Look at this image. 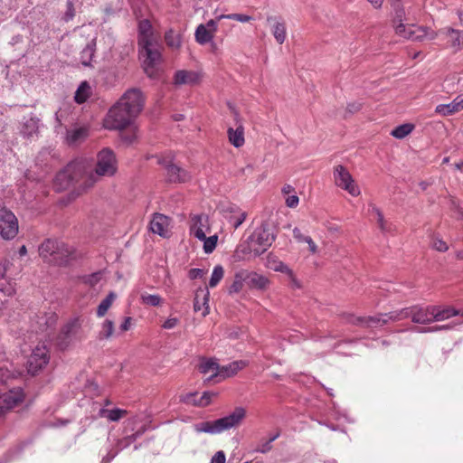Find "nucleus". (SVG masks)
<instances>
[{"instance_id":"412c9836","label":"nucleus","mask_w":463,"mask_h":463,"mask_svg":"<svg viewBox=\"0 0 463 463\" xmlns=\"http://www.w3.org/2000/svg\"><path fill=\"white\" fill-rule=\"evenodd\" d=\"M350 322L364 327L383 326L386 325L384 314H379L373 317H353Z\"/></svg>"},{"instance_id":"bb28decb","label":"nucleus","mask_w":463,"mask_h":463,"mask_svg":"<svg viewBox=\"0 0 463 463\" xmlns=\"http://www.w3.org/2000/svg\"><path fill=\"white\" fill-rule=\"evenodd\" d=\"M89 136V129L86 127H80L67 131L66 139L69 145H78L83 142Z\"/></svg>"},{"instance_id":"774afa93","label":"nucleus","mask_w":463,"mask_h":463,"mask_svg":"<svg viewBox=\"0 0 463 463\" xmlns=\"http://www.w3.org/2000/svg\"><path fill=\"white\" fill-rule=\"evenodd\" d=\"M6 273V267L5 264H0V279H4Z\"/></svg>"},{"instance_id":"e433bc0d","label":"nucleus","mask_w":463,"mask_h":463,"mask_svg":"<svg viewBox=\"0 0 463 463\" xmlns=\"http://www.w3.org/2000/svg\"><path fill=\"white\" fill-rule=\"evenodd\" d=\"M90 95V86L87 81H83L80 83L78 90H76L74 99L78 104H82L88 99Z\"/></svg>"},{"instance_id":"e2e57ef3","label":"nucleus","mask_w":463,"mask_h":463,"mask_svg":"<svg viewBox=\"0 0 463 463\" xmlns=\"http://www.w3.org/2000/svg\"><path fill=\"white\" fill-rule=\"evenodd\" d=\"M375 9H380L384 0H367Z\"/></svg>"},{"instance_id":"13d9d810","label":"nucleus","mask_w":463,"mask_h":463,"mask_svg":"<svg viewBox=\"0 0 463 463\" xmlns=\"http://www.w3.org/2000/svg\"><path fill=\"white\" fill-rule=\"evenodd\" d=\"M204 275V271L202 269H191L188 272V277L190 279H196L198 278H202Z\"/></svg>"},{"instance_id":"0e129e2a","label":"nucleus","mask_w":463,"mask_h":463,"mask_svg":"<svg viewBox=\"0 0 463 463\" xmlns=\"http://www.w3.org/2000/svg\"><path fill=\"white\" fill-rule=\"evenodd\" d=\"M206 27L208 28V30H211L213 32V33H214V32L216 31V28H217L215 21L210 20L207 23Z\"/></svg>"},{"instance_id":"c85d7f7f","label":"nucleus","mask_w":463,"mask_h":463,"mask_svg":"<svg viewBox=\"0 0 463 463\" xmlns=\"http://www.w3.org/2000/svg\"><path fill=\"white\" fill-rule=\"evenodd\" d=\"M266 267L274 271H279L283 273H288L289 269L286 264H284L278 256L273 253H269L267 256Z\"/></svg>"},{"instance_id":"6ab92c4d","label":"nucleus","mask_w":463,"mask_h":463,"mask_svg":"<svg viewBox=\"0 0 463 463\" xmlns=\"http://www.w3.org/2000/svg\"><path fill=\"white\" fill-rule=\"evenodd\" d=\"M169 218L161 213H156L150 222V230L153 233L166 237L169 232Z\"/></svg>"},{"instance_id":"338daca9","label":"nucleus","mask_w":463,"mask_h":463,"mask_svg":"<svg viewBox=\"0 0 463 463\" xmlns=\"http://www.w3.org/2000/svg\"><path fill=\"white\" fill-rule=\"evenodd\" d=\"M290 283H291V289H293L294 288H300L299 282L292 276H291Z\"/></svg>"},{"instance_id":"4d7b16f0","label":"nucleus","mask_w":463,"mask_h":463,"mask_svg":"<svg viewBox=\"0 0 463 463\" xmlns=\"http://www.w3.org/2000/svg\"><path fill=\"white\" fill-rule=\"evenodd\" d=\"M363 107L359 101H354L347 104L346 110L352 114L358 112Z\"/></svg>"},{"instance_id":"72a5a7b5","label":"nucleus","mask_w":463,"mask_h":463,"mask_svg":"<svg viewBox=\"0 0 463 463\" xmlns=\"http://www.w3.org/2000/svg\"><path fill=\"white\" fill-rule=\"evenodd\" d=\"M117 295L114 292H109V295L99 303L97 308V317H103L108 310L111 307L115 301Z\"/></svg>"},{"instance_id":"1a4fd4ad","label":"nucleus","mask_w":463,"mask_h":463,"mask_svg":"<svg viewBox=\"0 0 463 463\" xmlns=\"http://www.w3.org/2000/svg\"><path fill=\"white\" fill-rule=\"evenodd\" d=\"M333 176L336 186L348 192L353 196L360 194L359 187L355 184L354 180L346 167L341 165L335 166Z\"/></svg>"},{"instance_id":"f03ea898","label":"nucleus","mask_w":463,"mask_h":463,"mask_svg":"<svg viewBox=\"0 0 463 463\" xmlns=\"http://www.w3.org/2000/svg\"><path fill=\"white\" fill-rule=\"evenodd\" d=\"M94 175L92 165L84 159H79L68 164L56 175L54 185L59 191L71 185L86 190L96 184Z\"/></svg>"},{"instance_id":"7ed1b4c3","label":"nucleus","mask_w":463,"mask_h":463,"mask_svg":"<svg viewBox=\"0 0 463 463\" xmlns=\"http://www.w3.org/2000/svg\"><path fill=\"white\" fill-rule=\"evenodd\" d=\"M246 409L243 407H236L229 415L213 421H202L195 425L198 432H205L217 434L241 424L246 417Z\"/></svg>"},{"instance_id":"6e6d98bb","label":"nucleus","mask_w":463,"mask_h":463,"mask_svg":"<svg viewBox=\"0 0 463 463\" xmlns=\"http://www.w3.org/2000/svg\"><path fill=\"white\" fill-rule=\"evenodd\" d=\"M66 7H67V9L64 14V20H65V22H69V21L72 20L73 17L75 16V8H74V4H73L72 0H67Z\"/></svg>"},{"instance_id":"c756f323","label":"nucleus","mask_w":463,"mask_h":463,"mask_svg":"<svg viewBox=\"0 0 463 463\" xmlns=\"http://www.w3.org/2000/svg\"><path fill=\"white\" fill-rule=\"evenodd\" d=\"M293 235L298 242H304L307 244L310 253H317V246L309 235L302 233L298 228H295L293 230Z\"/></svg>"},{"instance_id":"bf43d9fd","label":"nucleus","mask_w":463,"mask_h":463,"mask_svg":"<svg viewBox=\"0 0 463 463\" xmlns=\"http://www.w3.org/2000/svg\"><path fill=\"white\" fill-rule=\"evenodd\" d=\"M178 323H179L178 318L171 317V318L166 319L162 326L165 329H172V328L175 327L178 325Z\"/></svg>"},{"instance_id":"2eb2a0df","label":"nucleus","mask_w":463,"mask_h":463,"mask_svg":"<svg viewBox=\"0 0 463 463\" xmlns=\"http://www.w3.org/2000/svg\"><path fill=\"white\" fill-rule=\"evenodd\" d=\"M24 400L21 389H13L0 394V417L9 410L19 405Z\"/></svg>"},{"instance_id":"cd10ccee","label":"nucleus","mask_w":463,"mask_h":463,"mask_svg":"<svg viewBox=\"0 0 463 463\" xmlns=\"http://www.w3.org/2000/svg\"><path fill=\"white\" fill-rule=\"evenodd\" d=\"M228 137L231 144L235 147H241L244 144V128L241 124H238L236 128H229Z\"/></svg>"},{"instance_id":"39448f33","label":"nucleus","mask_w":463,"mask_h":463,"mask_svg":"<svg viewBox=\"0 0 463 463\" xmlns=\"http://www.w3.org/2000/svg\"><path fill=\"white\" fill-rule=\"evenodd\" d=\"M274 240V228L268 223H263L250 236L248 248L255 256H259L271 246Z\"/></svg>"},{"instance_id":"4468645a","label":"nucleus","mask_w":463,"mask_h":463,"mask_svg":"<svg viewBox=\"0 0 463 463\" xmlns=\"http://www.w3.org/2000/svg\"><path fill=\"white\" fill-rule=\"evenodd\" d=\"M396 33L399 35L411 39V40H419L421 41L424 38L434 39L435 33L433 31L425 28V27H416L413 30L410 27L406 28V25L402 23H400L395 28Z\"/></svg>"},{"instance_id":"58836bf2","label":"nucleus","mask_w":463,"mask_h":463,"mask_svg":"<svg viewBox=\"0 0 463 463\" xmlns=\"http://www.w3.org/2000/svg\"><path fill=\"white\" fill-rule=\"evenodd\" d=\"M413 129L414 126L412 124H402L392 129L391 135L398 139H402L411 134Z\"/></svg>"},{"instance_id":"3c124183","label":"nucleus","mask_w":463,"mask_h":463,"mask_svg":"<svg viewBox=\"0 0 463 463\" xmlns=\"http://www.w3.org/2000/svg\"><path fill=\"white\" fill-rule=\"evenodd\" d=\"M203 241V250L205 253H212L217 245L218 236L213 235L210 237H206Z\"/></svg>"},{"instance_id":"dca6fc26","label":"nucleus","mask_w":463,"mask_h":463,"mask_svg":"<svg viewBox=\"0 0 463 463\" xmlns=\"http://www.w3.org/2000/svg\"><path fill=\"white\" fill-rule=\"evenodd\" d=\"M246 365V362L242 360L234 361L227 365L220 366L219 373L216 374H211L207 380L213 381L214 383H220L228 377L235 375L238 372L245 368Z\"/></svg>"},{"instance_id":"2f4dec72","label":"nucleus","mask_w":463,"mask_h":463,"mask_svg":"<svg viewBox=\"0 0 463 463\" xmlns=\"http://www.w3.org/2000/svg\"><path fill=\"white\" fill-rule=\"evenodd\" d=\"M220 365L214 359H202L199 364V371L203 373L216 374L219 373Z\"/></svg>"},{"instance_id":"79ce46f5","label":"nucleus","mask_w":463,"mask_h":463,"mask_svg":"<svg viewBox=\"0 0 463 463\" xmlns=\"http://www.w3.org/2000/svg\"><path fill=\"white\" fill-rule=\"evenodd\" d=\"M246 282L245 270H241L236 273L234 281L230 287V293H237L243 288V282Z\"/></svg>"},{"instance_id":"9b49d317","label":"nucleus","mask_w":463,"mask_h":463,"mask_svg":"<svg viewBox=\"0 0 463 463\" xmlns=\"http://www.w3.org/2000/svg\"><path fill=\"white\" fill-rule=\"evenodd\" d=\"M80 326L81 323L79 317H74L68 321L57 336V345L62 350L66 349L71 344Z\"/></svg>"},{"instance_id":"a878e982","label":"nucleus","mask_w":463,"mask_h":463,"mask_svg":"<svg viewBox=\"0 0 463 463\" xmlns=\"http://www.w3.org/2000/svg\"><path fill=\"white\" fill-rule=\"evenodd\" d=\"M216 394L214 392H204L197 400L196 393H189L183 399V401L187 404H192L198 407H206L211 403L213 397Z\"/></svg>"},{"instance_id":"aec40b11","label":"nucleus","mask_w":463,"mask_h":463,"mask_svg":"<svg viewBox=\"0 0 463 463\" xmlns=\"http://www.w3.org/2000/svg\"><path fill=\"white\" fill-rule=\"evenodd\" d=\"M209 297L210 292L207 288H198L195 292L194 299V312L202 311V315L205 317L209 314Z\"/></svg>"},{"instance_id":"a211bd4d","label":"nucleus","mask_w":463,"mask_h":463,"mask_svg":"<svg viewBox=\"0 0 463 463\" xmlns=\"http://www.w3.org/2000/svg\"><path fill=\"white\" fill-rule=\"evenodd\" d=\"M224 218L234 228L240 227L247 217V213L235 204H229L222 208Z\"/></svg>"},{"instance_id":"f257e3e1","label":"nucleus","mask_w":463,"mask_h":463,"mask_svg":"<svg viewBox=\"0 0 463 463\" xmlns=\"http://www.w3.org/2000/svg\"><path fill=\"white\" fill-rule=\"evenodd\" d=\"M138 45L140 55L144 58L143 66L146 74L155 78L158 74L162 60L159 36L153 31L150 22L146 19L138 24Z\"/></svg>"},{"instance_id":"5fc2aeb1","label":"nucleus","mask_w":463,"mask_h":463,"mask_svg":"<svg viewBox=\"0 0 463 463\" xmlns=\"http://www.w3.org/2000/svg\"><path fill=\"white\" fill-rule=\"evenodd\" d=\"M452 328L450 325H444L439 326H430V327H414V331L418 333H431L439 330H447Z\"/></svg>"},{"instance_id":"603ef678","label":"nucleus","mask_w":463,"mask_h":463,"mask_svg":"<svg viewBox=\"0 0 463 463\" xmlns=\"http://www.w3.org/2000/svg\"><path fill=\"white\" fill-rule=\"evenodd\" d=\"M102 279V272L98 271L92 274L87 275L83 278L84 283L90 285V287H94L97 285Z\"/></svg>"},{"instance_id":"4c0bfd02","label":"nucleus","mask_w":463,"mask_h":463,"mask_svg":"<svg viewBox=\"0 0 463 463\" xmlns=\"http://www.w3.org/2000/svg\"><path fill=\"white\" fill-rule=\"evenodd\" d=\"M100 416L106 417L110 421H118L121 418L125 417L128 414L126 410L122 409H113V410H105L102 409L99 411Z\"/></svg>"},{"instance_id":"5701e85b","label":"nucleus","mask_w":463,"mask_h":463,"mask_svg":"<svg viewBox=\"0 0 463 463\" xmlns=\"http://www.w3.org/2000/svg\"><path fill=\"white\" fill-rule=\"evenodd\" d=\"M463 109V95H458L450 103L439 104L435 112L442 116H449Z\"/></svg>"},{"instance_id":"7c9ffc66","label":"nucleus","mask_w":463,"mask_h":463,"mask_svg":"<svg viewBox=\"0 0 463 463\" xmlns=\"http://www.w3.org/2000/svg\"><path fill=\"white\" fill-rule=\"evenodd\" d=\"M455 316H457L456 308L451 307H441L439 306H435V310L433 311V321H442Z\"/></svg>"},{"instance_id":"ddd939ff","label":"nucleus","mask_w":463,"mask_h":463,"mask_svg":"<svg viewBox=\"0 0 463 463\" xmlns=\"http://www.w3.org/2000/svg\"><path fill=\"white\" fill-rule=\"evenodd\" d=\"M435 306L430 305L426 307L412 306L408 307V318L415 324L428 325L433 321V311Z\"/></svg>"},{"instance_id":"09e8293b","label":"nucleus","mask_w":463,"mask_h":463,"mask_svg":"<svg viewBox=\"0 0 463 463\" xmlns=\"http://www.w3.org/2000/svg\"><path fill=\"white\" fill-rule=\"evenodd\" d=\"M448 34L452 35L455 34L456 36L452 40V46L456 47L458 50H460L463 48V36L461 34V32L453 28H448Z\"/></svg>"},{"instance_id":"0eeeda50","label":"nucleus","mask_w":463,"mask_h":463,"mask_svg":"<svg viewBox=\"0 0 463 463\" xmlns=\"http://www.w3.org/2000/svg\"><path fill=\"white\" fill-rule=\"evenodd\" d=\"M137 116L132 114L124 105L117 102L109 111L106 124L111 129H124L128 127Z\"/></svg>"},{"instance_id":"052dcab7","label":"nucleus","mask_w":463,"mask_h":463,"mask_svg":"<svg viewBox=\"0 0 463 463\" xmlns=\"http://www.w3.org/2000/svg\"><path fill=\"white\" fill-rule=\"evenodd\" d=\"M226 457L222 450L217 451L212 458L211 463H225Z\"/></svg>"},{"instance_id":"f8f14e48","label":"nucleus","mask_w":463,"mask_h":463,"mask_svg":"<svg viewBox=\"0 0 463 463\" xmlns=\"http://www.w3.org/2000/svg\"><path fill=\"white\" fill-rule=\"evenodd\" d=\"M118 102L137 116L143 109L144 98L139 90L131 89L126 91Z\"/></svg>"},{"instance_id":"b1692460","label":"nucleus","mask_w":463,"mask_h":463,"mask_svg":"<svg viewBox=\"0 0 463 463\" xmlns=\"http://www.w3.org/2000/svg\"><path fill=\"white\" fill-rule=\"evenodd\" d=\"M246 283L250 288L265 290L269 288L270 281L269 279L257 272H249L245 270Z\"/></svg>"},{"instance_id":"37998d69","label":"nucleus","mask_w":463,"mask_h":463,"mask_svg":"<svg viewBox=\"0 0 463 463\" xmlns=\"http://www.w3.org/2000/svg\"><path fill=\"white\" fill-rule=\"evenodd\" d=\"M165 41L170 48L175 50L181 46V39L173 30H169L165 34Z\"/></svg>"},{"instance_id":"f704fd0d","label":"nucleus","mask_w":463,"mask_h":463,"mask_svg":"<svg viewBox=\"0 0 463 463\" xmlns=\"http://www.w3.org/2000/svg\"><path fill=\"white\" fill-rule=\"evenodd\" d=\"M213 38V33L211 30L203 25L200 24L195 31V40L200 44H205Z\"/></svg>"},{"instance_id":"69168bd1","label":"nucleus","mask_w":463,"mask_h":463,"mask_svg":"<svg viewBox=\"0 0 463 463\" xmlns=\"http://www.w3.org/2000/svg\"><path fill=\"white\" fill-rule=\"evenodd\" d=\"M299 199L297 195H291V208L296 207L298 204Z\"/></svg>"},{"instance_id":"393cba45","label":"nucleus","mask_w":463,"mask_h":463,"mask_svg":"<svg viewBox=\"0 0 463 463\" xmlns=\"http://www.w3.org/2000/svg\"><path fill=\"white\" fill-rule=\"evenodd\" d=\"M174 80L176 85H194L200 81V74L194 71L181 70L175 72Z\"/></svg>"},{"instance_id":"20e7f679","label":"nucleus","mask_w":463,"mask_h":463,"mask_svg":"<svg viewBox=\"0 0 463 463\" xmlns=\"http://www.w3.org/2000/svg\"><path fill=\"white\" fill-rule=\"evenodd\" d=\"M39 254L49 263L62 265L68 261L72 250L63 242L48 239L39 247Z\"/></svg>"},{"instance_id":"f3484780","label":"nucleus","mask_w":463,"mask_h":463,"mask_svg":"<svg viewBox=\"0 0 463 463\" xmlns=\"http://www.w3.org/2000/svg\"><path fill=\"white\" fill-rule=\"evenodd\" d=\"M209 230L208 217L204 214H194L190 220V233L198 240L205 239L206 231Z\"/></svg>"},{"instance_id":"a19ab883","label":"nucleus","mask_w":463,"mask_h":463,"mask_svg":"<svg viewBox=\"0 0 463 463\" xmlns=\"http://www.w3.org/2000/svg\"><path fill=\"white\" fill-rule=\"evenodd\" d=\"M114 330H115L114 322L110 319H106L102 323L101 330L99 333V338L100 340L110 338L114 333Z\"/></svg>"},{"instance_id":"ea45409f","label":"nucleus","mask_w":463,"mask_h":463,"mask_svg":"<svg viewBox=\"0 0 463 463\" xmlns=\"http://www.w3.org/2000/svg\"><path fill=\"white\" fill-rule=\"evenodd\" d=\"M384 317L386 319V325L390 322H396L406 319L408 318V307L392 311L389 313H384Z\"/></svg>"},{"instance_id":"8fccbe9b","label":"nucleus","mask_w":463,"mask_h":463,"mask_svg":"<svg viewBox=\"0 0 463 463\" xmlns=\"http://www.w3.org/2000/svg\"><path fill=\"white\" fill-rule=\"evenodd\" d=\"M222 18L238 21L241 23H249L253 20V18L250 15L243 14H222L218 17V20Z\"/></svg>"},{"instance_id":"c9c22d12","label":"nucleus","mask_w":463,"mask_h":463,"mask_svg":"<svg viewBox=\"0 0 463 463\" xmlns=\"http://www.w3.org/2000/svg\"><path fill=\"white\" fill-rule=\"evenodd\" d=\"M269 23H273V34L279 43H282L286 39V27L284 24H280L276 21L275 18L269 17L268 19Z\"/></svg>"},{"instance_id":"9d476101","label":"nucleus","mask_w":463,"mask_h":463,"mask_svg":"<svg viewBox=\"0 0 463 463\" xmlns=\"http://www.w3.org/2000/svg\"><path fill=\"white\" fill-rule=\"evenodd\" d=\"M49 360L50 355L46 346L43 345H36L27 362L28 373L32 375L36 374L49 363Z\"/></svg>"},{"instance_id":"680f3d73","label":"nucleus","mask_w":463,"mask_h":463,"mask_svg":"<svg viewBox=\"0 0 463 463\" xmlns=\"http://www.w3.org/2000/svg\"><path fill=\"white\" fill-rule=\"evenodd\" d=\"M131 322H132V318L130 317H125L123 323L120 325L121 331L126 332V331L129 330L131 327Z\"/></svg>"},{"instance_id":"a18cd8bd","label":"nucleus","mask_w":463,"mask_h":463,"mask_svg":"<svg viewBox=\"0 0 463 463\" xmlns=\"http://www.w3.org/2000/svg\"><path fill=\"white\" fill-rule=\"evenodd\" d=\"M141 301L144 305L158 307L162 303V298L159 295L143 293L141 294Z\"/></svg>"},{"instance_id":"c03bdc74","label":"nucleus","mask_w":463,"mask_h":463,"mask_svg":"<svg viewBox=\"0 0 463 463\" xmlns=\"http://www.w3.org/2000/svg\"><path fill=\"white\" fill-rule=\"evenodd\" d=\"M224 276V269L222 266L217 265L213 268L211 279L209 280V287L210 288H215L220 281L223 279Z\"/></svg>"},{"instance_id":"de8ad7c7","label":"nucleus","mask_w":463,"mask_h":463,"mask_svg":"<svg viewBox=\"0 0 463 463\" xmlns=\"http://www.w3.org/2000/svg\"><path fill=\"white\" fill-rule=\"evenodd\" d=\"M278 438V435H274L268 439H264L260 441L257 446L254 448V451L266 453L271 449V442L274 441Z\"/></svg>"},{"instance_id":"4be33fe9","label":"nucleus","mask_w":463,"mask_h":463,"mask_svg":"<svg viewBox=\"0 0 463 463\" xmlns=\"http://www.w3.org/2000/svg\"><path fill=\"white\" fill-rule=\"evenodd\" d=\"M167 179L171 183H184L191 179L190 174L180 166L170 164L166 166Z\"/></svg>"},{"instance_id":"49530a36","label":"nucleus","mask_w":463,"mask_h":463,"mask_svg":"<svg viewBox=\"0 0 463 463\" xmlns=\"http://www.w3.org/2000/svg\"><path fill=\"white\" fill-rule=\"evenodd\" d=\"M94 54V48L90 45H87L80 53V62L84 66H90Z\"/></svg>"},{"instance_id":"473e14b6","label":"nucleus","mask_w":463,"mask_h":463,"mask_svg":"<svg viewBox=\"0 0 463 463\" xmlns=\"http://www.w3.org/2000/svg\"><path fill=\"white\" fill-rule=\"evenodd\" d=\"M372 213L376 216V222L379 229L383 232H391L392 231V224L389 223L383 217V213L375 205H372Z\"/></svg>"},{"instance_id":"6e6552de","label":"nucleus","mask_w":463,"mask_h":463,"mask_svg":"<svg viewBox=\"0 0 463 463\" xmlns=\"http://www.w3.org/2000/svg\"><path fill=\"white\" fill-rule=\"evenodd\" d=\"M18 220L13 212L0 205V236L4 240H12L18 233Z\"/></svg>"},{"instance_id":"864d4df0","label":"nucleus","mask_w":463,"mask_h":463,"mask_svg":"<svg viewBox=\"0 0 463 463\" xmlns=\"http://www.w3.org/2000/svg\"><path fill=\"white\" fill-rule=\"evenodd\" d=\"M431 246L439 252H445L449 250L448 244L439 237L432 238Z\"/></svg>"},{"instance_id":"423d86ee","label":"nucleus","mask_w":463,"mask_h":463,"mask_svg":"<svg viewBox=\"0 0 463 463\" xmlns=\"http://www.w3.org/2000/svg\"><path fill=\"white\" fill-rule=\"evenodd\" d=\"M118 170V162L114 152L109 148H103L97 155L96 166L93 168L96 183L102 176H112Z\"/></svg>"}]
</instances>
